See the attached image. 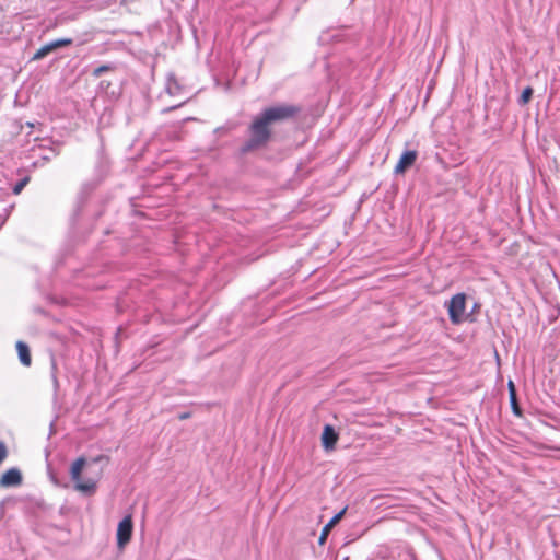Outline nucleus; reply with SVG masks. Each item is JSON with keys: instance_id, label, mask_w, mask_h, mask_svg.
<instances>
[{"instance_id": "obj_5", "label": "nucleus", "mask_w": 560, "mask_h": 560, "mask_svg": "<svg viewBox=\"0 0 560 560\" xmlns=\"http://www.w3.org/2000/svg\"><path fill=\"white\" fill-rule=\"evenodd\" d=\"M133 530L132 516L126 515L118 524L117 545L124 548L131 539Z\"/></svg>"}, {"instance_id": "obj_1", "label": "nucleus", "mask_w": 560, "mask_h": 560, "mask_svg": "<svg viewBox=\"0 0 560 560\" xmlns=\"http://www.w3.org/2000/svg\"><path fill=\"white\" fill-rule=\"evenodd\" d=\"M85 457L81 456L77 458L70 468V477L71 480L74 482V487L78 491L83 493H94L97 487V482L102 477L103 471L100 470L94 478H86L84 479L82 477V470L84 466L86 465Z\"/></svg>"}, {"instance_id": "obj_14", "label": "nucleus", "mask_w": 560, "mask_h": 560, "mask_svg": "<svg viewBox=\"0 0 560 560\" xmlns=\"http://www.w3.org/2000/svg\"><path fill=\"white\" fill-rule=\"evenodd\" d=\"M30 177H23L14 187L13 194L19 195L23 188L27 185Z\"/></svg>"}, {"instance_id": "obj_7", "label": "nucleus", "mask_w": 560, "mask_h": 560, "mask_svg": "<svg viewBox=\"0 0 560 560\" xmlns=\"http://www.w3.org/2000/svg\"><path fill=\"white\" fill-rule=\"evenodd\" d=\"M416 159L417 152L415 150L405 151L395 166V173L406 172L416 162Z\"/></svg>"}, {"instance_id": "obj_2", "label": "nucleus", "mask_w": 560, "mask_h": 560, "mask_svg": "<svg viewBox=\"0 0 560 560\" xmlns=\"http://www.w3.org/2000/svg\"><path fill=\"white\" fill-rule=\"evenodd\" d=\"M269 137L270 126L258 115L250 125V136L242 151L247 152L265 145Z\"/></svg>"}, {"instance_id": "obj_11", "label": "nucleus", "mask_w": 560, "mask_h": 560, "mask_svg": "<svg viewBox=\"0 0 560 560\" xmlns=\"http://www.w3.org/2000/svg\"><path fill=\"white\" fill-rule=\"evenodd\" d=\"M16 350H18L19 358H20V361L22 362V364H24L25 366H30L32 363V357H31L28 346L26 343H24L23 341H18Z\"/></svg>"}, {"instance_id": "obj_8", "label": "nucleus", "mask_w": 560, "mask_h": 560, "mask_svg": "<svg viewBox=\"0 0 560 560\" xmlns=\"http://www.w3.org/2000/svg\"><path fill=\"white\" fill-rule=\"evenodd\" d=\"M22 482V475L19 469L11 468L7 470L0 478V485L2 487H14Z\"/></svg>"}, {"instance_id": "obj_17", "label": "nucleus", "mask_w": 560, "mask_h": 560, "mask_svg": "<svg viewBox=\"0 0 560 560\" xmlns=\"http://www.w3.org/2000/svg\"><path fill=\"white\" fill-rule=\"evenodd\" d=\"M105 70H107V67L102 66V67H98L97 69H95L94 73H95V75H100Z\"/></svg>"}, {"instance_id": "obj_4", "label": "nucleus", "mask_w": 560, "mask_h": 560, "mask_svg": "<svg viewBox=\"0 0 560 560\" xmlns=\"http://www.w3.org/2000/svg\"><path fill=\"white\" fill-rule=\"evenodd\" d=\"M450 320L454 325H458L464 320L466 311V294L457 293L453 295L447 305Z\"/></svg>"}, {"instance_id": "obj_18", "label": "nucleus", "mask_w": 560, "mask_h": 560, "mask_svg": "<svg viewBox=\"0 0 560 560\" xmlns=\"http://www.w3.org/2000/svg\"><path fill=\"white\" fill-rule=\"evenodd\" d=\"M189 417H190V415H189L188 412H185V413L179 415V417H178V418H179L180 420H185V419H188Z\"/></svg>"}, {"instance_id": "obj_6", "label": "nucleus", "mask_w": 560, "mask_h": 560, "mask_svg": "<svg viewBox=\"0 0 560 560\" xmlns=\"http://www.w3.org/2000/svg\"><path fill=\"white\" fill-rule=\"evenodd\" d=\"M72 39L70 38H61L52 40L44 46H42L34 55L33 60H39L52 52L54 50L71 45Z\"/></svg>"}, {"instance_id": "obj_9", "label": "nucleus", "mask_w": 560, "mask_h": 560, "mask_svg": "<svg viewBox=\"0 0 560 560\" xmlns=\"http://www.w3.org/2000/svg\"><path fill=\"white\" fill-rule=\"evenodd\" d=\"M338 441V434L331 425H325L322 434V444L325 450H334Z\"/></svg>"}, {"instance_id": "obj_10", "label": "nucleus", "mask_w": 560, "mask_h": 560, "mask_svg": "<svg viewBox=\"0 0 560 560\" xmlns=\"http://www.w3.org/2000/svg\"><path fill=\"white\" fill-rule=\"evenodd\" d=\"M347 511V508L342 509L339 513H337L322 529L318 544L324 545L326 542V539L330 533V530L340 522V520L343 517L345 513Z\"/></svg>"}, {"instance_id": "obj_15", "label": "nucleus", "mask_w": 560, "mask_h": 560, "mask_svg": "<svg viewBox=\"0 0 560 560\" xmlns=\"http://www.w3.org/2000/svg\"><path fill=\"white\" fill-rule=\"evenodd\" d=\"M8 456V450L4 445V443L0 442V464Z\"/></svg>"}, {"instance_id": "obj_12", "label": "nucleus", "mask_w": 560, "mask_h": 560, "mask_svg": "<svg viewBox=\"0 0 560 560\" xmlns=\"http://www.w3.org/2000/svg\"><path fill=\"white\" fill-rule=\"evenodd\" d=\"M509 390H510V398H511V404H512L513 410L516 415H521V410H520V407L516 401L515 385L512 381L509 382Z\"/></svg>"}, {"instance_id": "obj_13", "label": "nucleus", "mask_w": 560, "mask_h": 560, "mask_svg": "<svg viewBox=\"0 0 560 560\" xmlns=\"http://www.w3.org/2000/svg\"><path fill=\"white\" fill-rule=\"evenodd\" d=\"M532 95H533V89L532 88H526L523 90L521 96H520V103L522 105H525L529 102V100L532 98Z\"/></svg>"}, {"instance_id": "obj_3", "label": "nucleus", "mask_w": 560, "mask_h": 560, "mask_svg": "<svg viewBox=\"0 0 560 560\" xmlns=\"http://www.w3.org/2000/svg\"><path fill=\"white\" fill-rule=\"evenodd\" d=\"M298 113V108L289 104H279L270 106L260 113L261 118L269 125L280 122L293 117Z\"/></svg>"}, {"instance_id": "obj_16", "label": "nucleus", "mask_w": 560, "mask_h": 560, "mask_svg": "<svg viewBox=\"0 0 560 560\" xmlns=\"http://www.w3.org/2000/svg\"><path fill=\"white\" fill-rule=\"evenodd\" d=\"M101 460H104L105 463H108L109 462V457L105 456V455H98V456L94 457L91 462L92 463H98Z\"/></svg>"}]
</instances>
